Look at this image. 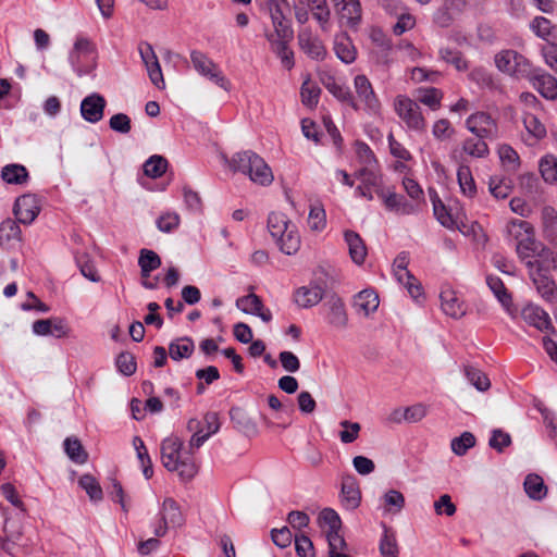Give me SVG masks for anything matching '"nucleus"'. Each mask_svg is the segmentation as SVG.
<instances>
[{"label":"nucleus","instance_id":"49","mask_svg":"<svg viewBox=\"0 0 557 557\" xmlns=\"http://www.w3.org/2000/svg\"><path fill=\"white\" fill-rule=\"evenodd\" d=\"M443 98V94L437 88H426L419 89L418 100L431 108L432 110H437L441 107V100Z\"/></svg>","mask_w":557,"mask_h":557},{"label":"nucleus","instance_id":"3","mask_svg":"<svg viewBox=\"0 0 557 557\" xmlns=\"http://www.w3.org/2000/svg\"><path fill=\"white\" fill-rule=\"evenodd\" d=\"M183 442L178 437H168L161 444V460L169 471H176L181 479L191 480L198 468L196 463L189 459L181 457Z\"/></svg>","mask_w":557,"mask_h":557},{"label":"nucleus","instance_id":"29","mask_svg":"<svg viewBox=\"0 0 557 557\" xmlns=\"http://www.w3.org/2000/svg\"><path fill=\"white\" fill-rule=\"evenodd\" d=\"M442 309L445 314L459 319L466 314L462 302L458 299L454 292L447 290L441 293Z\"/></svg>","mask_w":557,"mask_h":557},{"label":"nucleus","instance_id":"32","mask_svg":"<svg viewBox=\"0 0 557 557\" xmlns=\"http://www.w3.org/2000/svg\"><path fill=\"white\" fill-rule=\"evenodd\" d=\"M138 264L141 277L148 278L150 273L161 265V258L153 250L144 248L139 252Z\"/></svg>","mask_w":557,"mask_h":557},{"label":"nucleus","instance_id":"19","mask_svg":"<svg viewBox=\"0 0 557 557\" xmlns=\"http://www.w3.org/2000/svg\"><path fill=\"white\" fill-rule=\"evenodd\" d=\"M343 504L347 509L354 510L359 507L361 492L356 478L351 474L342 478Z\"/></svg>","mask_w":557,"mask_h":557},{"label":"nucleus","instance_id":"60","mask_svg":"<svg viewBox=\"0 0 557 557\" xmlns=\"http://www.w3.org/2000/svg\"><path fill=\"white\" fill-rule=\"evenodd\" d=\"M511 443L512 441L509 433L504 432L500 429H495L492 431V435L488 441L491 448L498 453H503L506 447L511 445Z\"/></svg>","mask_w":557,"mask_h":557},{"label":"nucleus","instance_id":"2","mask_svg":"<svg viewBox=\"0 0 557 557\" xmlns=\"http://www.w3.org/2000/svg\"><path fill=\"white\" fill-rule=\"evenodd\" d=\"M268 228L283 253L290 256L299 250L300 236L285 214L271 213L268 218Z\"/></svg>","mask_w":557,"mask_h":557},{"label":"nucleus","instance_id":"13","mask_svg":"<svg viewBox=\"0 0 557 557\" xmlns=\"http://www.w3.org/2000/svg\"><path fill=\"white\" fill-rule=\"evenodd\" d=\"M339 18L347 26L356 27L361 21V4L359 0H331Z\"/></svg>","mask_w":557,"mask_h":557},{"label":"nucleus","instance_id":"61","mask_svg":"<svg viewBox=\"0 0 557 557\" xmlns=\"http://www.w3.org/2000/svg\"><path fill=\"white\" fill-rule=\"evenodd\" d=\"M440 55L442 60L453 64L458 71H463L468 67L467 61L462 58V53L458 50L442 48L440 50Z\"/></svg>","mask_w":557,"mask_h":557},{"label":"nucleus","instance_id":"21","mask_svg":"<svg viewBox=\"0 0 557 557\" xmlns=\"http://www.w3.org/2000/svg\"><path fill=\"white\" fill-rule=\"evenodd\" d=\"M533 87L546 99L557 98V79L540 69L530 79Z\"/></svg>","mask_w":557,"mask_h":557},{"label":"nucleus","instance_id":"54","mask_svg":"<svg viewBox=\"0 0 557 557\" xmlns=\"http://www.w3.org/2000/svg\"><path fill=\"white\" fill-rule=\"evenodd\" d=\"M319 520L329 525L326 534L339 533L342 520L334 509L324 508L319 515Z\"/></svg>","mask_w":557,"mask_h":557},{"label":"nucleus","instance_id":"46","mask_svg":"<svg viewBox=\"0 0 557 557\" xmlns=\"http://www.w3.org/2000/svg\"><path fill=\"white\" fill-rule=\"evenodd\" d=\"M533 225L523 220H511L506 224V233L516 244L524 238L533 230Z\"/></svg>","mask_w":557,"mask_h":557},{"label":"nucleus","instance_id":"35","mask_svg":"<svg viewBox=\"0 0 557 557\" xmlns=\"http://www.w3.org/2000/svg\"><path fill=\"white\" fill-rule=\"evenodd\" d=\"M195 349L194 342L189 337L173 341L169 345V355L173 360L189 358Z\"/></svg>","mask_w":557,"mask_h":557},{"label":"nucleus","instance_id":"45","mask_svg":"<svg viewBox=\"0 0 557 557\" xmlns=\"http://www.w3.org/2000/svg\"><path fill=\"white\" fill-rule=\"evenodd\" d=\"M133 445L137 451V457L143 466V473L146 479H150L153 475L152 461L148 455L145 443L139 436H135Z\"/></svg>","mask_w":557,"mask_h":557},{"label":"nucleus","instance_id":"5","mask_svg":"<svg viewBox=\"0 0 557 557\" xmlns=\"http://www.w3.org/2000/svg\"><path fill=\"white\" fill-rule=\"evenodd\" d=\"M395 110L406 125L414 131L425 129V120L419 104L410 98L399 96L395 101Z\"/></svg>","mask_w":557,"mask_h":557},{"label":"nucleus","instance_id":"56","mask_svg":"<svg viewBox=\"0 0 557 557\" xmlns=\"http://www.w3.org/2000/svg\"><path fill=\"white\" fill-rule=\"evenodd\" d=\"M330 557H349L344 550L347 544L339 533L326 534Z\"/></svg>","mask_w":557,"mask_h":557},{"label":"nucleus","instance_id":"34","mask_svg":"<svg viewBox=\"0 0 557 557\" xmlns=\"http://www.w3.org/2000/svg\"><path fill=\"white\" fill-rule=\"evenodd\" d=\"M486 284L490 287V289L493 292V294L496 296V298L499 300V302L503 305V307L507 311H509V308L512 304V299H511V295L508 293L507 288L505 287L504 282L498 276L487 275Z\"/></svg>","mask_w":557,"mask_h":557},{"label":"nucleus","instance_id":"30","mask_svg":"<svg viewBox=\"0 0 557 557\" xmlns=\"http://www.w3.org/2000/svg\"><path fill=\"white\" fill-rule=\"evenodd\" d=\"M28 171L22 164H7L1 170V178L7 184L23 185L28 181Z\"/></svg>","mask_w":557,"mask_h":557},{"label":"nucleus","instance_id":"15","mask_svg":"<svg viewBox=\"0 0 557 557\" xmlns=\"http://www.w3.org/2000/svg\"><path fill=\"white\" fill-rule=\"evenodd\" d=\"M236 306L245 313L258 315L264 322H270L272 320L271 311L269 309H264L261 298L253 293L238 298Z\"/></svg>","mask_w":557,"mask_h":557},{"label":"nucleus","instance_id":"63","mask_svg":"<svg viewBox=\"0 0 557 557\" xmlns=\"http://www.w3.org/2000/svg\"><path fill=\"white\" fill-rule=\"evenodd\" d=\"M115 363L119 371L126 376H129L136 372L137 364L135 357L128 351L121 352L117 356Z\"/></svg>","mask_w":557,"mask_h":557},{"label":"nucleus","instance_id":"47","mask_svg":"<svg viewBox=\"0 0 557 557\" xmlns=\"http://www.w3.org/2000/svg\"><path fill=\"white\" fill-rule=\"evenodd\" d=\"M78 484L86 491L91 500L98 502L102 499V488L94 475L83 474L78 480Z\"/></svg>","mask_w":557,"mask_h":557},{"label":"nucleus","instance_id":"7","mask_svg":"<svg viewBox=\"0 0 557 557\" xmlns=\"http://www.w3.org/2000/svg\"><path fill=\"white\" fill-rule=\"evenodd\" d=\"M161 523L154 529V535L162 537L166 534L169 527H180L184 523V517L177 502L171 497L163 500L161 510Z\"/></svg>","mask_w":557,"mask_h":557},{"label":"nucleus","instance_id":"6","mask_svg":"<svg viewBox=\"0 0 557 557\" xmlns=\"http://www.w3.org/2000/svg\"><path fill=\"white\" fill-rule=\"evenodd\" d=\"M466 127L480 139H497L498 127L492 116L485 112H476L466 120Z\"/></svg>","mask_w":557,"mask_h":557},{"label":"nucleus","instance_id":"55","mask_svg":"<svg viewBox=\"0 0 557 557\" xmlns=\"http://www.w3.org/2000/svg\"><path fill=\"white\" fill-rule=\"evenodd\" d=\"M271 20L274 27V33L271 35H274V39L292 40L294 32L292 29L289 20H287L285 15L278 17L277 20Z\"/></svg>","mask_w":557,"mask_h":557},{"label":"nucleus","instance_id":"51","mask_svg":"<svg viewBox=\"0 0 557 557\" xmlns=\"http://www.w3.org/2000/svg\"><path fill=\"white\" fill-rule=\"evenodd\" d=\"M523 124L525 129L535 139H542L546 136V128L544 124L532 113H525L523 116Z\"/></svg>","mask_w":557,"mask_h":557},{"label":"nucleus","instance_id":"64","mask_svg":"<svg viewBox=\"0 0 557 557\" xmlns=\"http://www.w3.org/2000/svg\"><path fill=\"white\" fill-rule=\"evenodd\" d=\"M295 549L298 557H315L313 543L305 534L295 535Z\"/></svg>","mask_w":557,"mask_h":557},{"label":"nucleus","instance_id":"17","mask_svg":"<svg viewBox=\"0 0 557 557\" xmlns=\"http://www.w3.org/2000/svg\"><path fill=\"white\" fill-rule=\"evenodd\" d=\"M354 85L357 96L364 103L366 109L376 111L380 108V103L368 77L362 74L357 75L354 79Z\"/></svg>","mask_w":557,"mask_h":557},{"label":"nucleus","instance_id":"12","mask_svg":"<svg viewBox=\"0 0 557 557\" xmlns=\"http://www.w3.org/2000/svg\"><path fill=\"white\" fill-rule=\"evenodd\" d=\"M324 307L327 308V322L335 329H346L348 324V315L346 313L345 305L342 298L336 294H332L327 297Z\"/></svg>","mask_w":557,"mask_h":557},{"label":"nucleus","instance_id":"43","mask_svg":"<svg viewBox=\"0 0 557 557\" xmlns=\"http://www.w3.org/2000/svg\"><path fill=\"white\" fill-rule=\"evenodd\" d=\"M168 168V160L159 154L150 157L144 164V173L148 177L158 178L162 176Z\"/></svg>","mask_w":557,"mask_h":557},{"label":"nucleus","instance_id":"11","mask_svg":"<svg viewBox=\"0 0 557 557\" xmlns=\"http://www.w3.org/2000/svg\"><path fill=\"white\" fill-rule=\"evenodd\" d=\"M139 53L143 62L146 65L151 83L159 89H163L165 84L160 63L150 44H145L139 47Z\"/></svg>","mask_w":557,"mask_h":557},{"label":"nucleus","instance_id":"59","mask_svg":"<svg viewBox=\"0 0 557 557\" xmlns=\"http://www.w3.org/2000/svg\"><path fill=\"white\" fill-rule=\"evenodd\" d=\"M308 224L312 231H322L326 225L325 211L321 205L311 206Z\"/></svg>","mask_w":557,"mask_h":557},{"label":"nucleus","instance_id":"4","mask_svg":"<svg viewBox=\"0 0 557 557\" xmlns=\"http://www.w3.org/2000/svg\"><path fill=\"white\" fill-rule=\"evenodd\" d=\"M190 61L195 70L200 75L207 77L224 90L230 89V81L222 74L219 65L207 54L201 51L194 50L190 53Z\"/></svg>","mask_w":557,"mask_h":557},{"label":"nucleus","instance_id":"39","mask_svg":"<svg viewBox=\"0 0 557 557\" xmlns=\"http://www.w3.org/2000/svg\"><path fill=\"white\" fill-rule=\"evenodd\" d=\"M457 178L463 195L472 198L476 194V186L469 165L461 164L457 171Z\"/></svg>","mask_w":557,"mask_h":557},{"label":"nucleus","instance_id":"22","mask_svg":"<svg viewBox=\"0 0 557 557\" xmlns=\"http://www.w3.org/2000/svg\"><path fill=\"white\" fill-rule=\"evenodd\" d=\"M345 242L348 246L349 256L354 263L361 265L368 255L367 246L361 236L354 231L344 233Z\"/></svg>","mask_w":557,"mask_h":557},{"label":"nucleus","instance_id":"41","mask_svg":"<svg viewBox=\"0 0 557 557\" xmlns=\"http://www.w3.org/2000/svg\"><path fill=\"white\" fill-rule=\"evenodd\" d=\"M310 7L313 17L320 24L322 30L327 29V24L331 16V11L327 7L326 0H306Z\"/></svg>","mask_w":557,"mask_h":557},{"label":"nucleus","instance_id":"20","mask_svg":"<svg viewBox=\"0 0 557 557\" xmlns=\"http://www.w3.org/2000/svg\"><path fill=\"white\" fill-rule=\"evenodd\" d=\"M298 44L302 51L312 59H323L326 54L322 41L314 37L309 29H304L298 34Z\"/></svg>","mask_w":557,"mask_h":557},{"label":"nucleus","instance_id":"8","mask_svg":"<svg viewBox=\"0 0 557 557\" xmlns=\"http://www.w3.org/2000/svg\"><path fill=\"white\" fill-rule=\"evenodd\" d=\"M325 287V282L317 278L310 285L297 288L294 293V300L300 308H311L322 300Z\"/></svg>","mask_w":557,"mask_h":557},{"label":"nucleus","instance_id":"37","mask_svg":"<svg viewBox=\"0 0 557 557\" xmlns=\"http://www.w3.org/2000/svg\"><path fill=\"white\" fill-rule=\"evenodd\" d=\"M269 42L271 44L272 50L281 59L282 63L287 67L292 69L294 65V53L288 49L287 44L290 40L274 39V35H267Z\"/></svg>","mask_w":557,"mask_h":557},{"label":"nucleus","instance_id":"24","mask_svg":"<svg viewBox=\"0 0 557 557\" xmlns=\"http://www.w3.org/2000/svg\"><path fill=\"white\" fill-rule=\"evenodd\" d=\"M524 238L516 244V252L520 261L527 265L528 259H532L543 243L535 238V230L533 228Z\"/></svg>","mask_w":557,"mask_h":557},{"label":"nucleus","instance_id":"33","mask_svg":"<svg viewBox=\"0 0 557 557\" xmlns=\"http://www.w3.org/2000/svg\"><path fill=\"white\" fill-rule=\"evenodd\" d=\"M523 486L528 496L534 500H541L547 494V486L544 484L543 479L534 473L527 475Z\"/></svg>","mask_w":557,"mask_h":557},{"label":"nucleus","instance_id":"9","mask_svg":"<svg viewBox=\"0 0 557 557\" xmlns=\"http://www.w3.org/2000/svg\"><path fill=\"white\" fill-rule=\"evenodd\" d=\"M39 212L40 207L35 195L25 194L16 198L13 213L20 223L30 224Z\"/></svg>","mask_w":557,"mask_h":557},{"label":"nucleus","instance_id":"58","mask_svg":"<svg viewBox=\"0 0 557 557\" xmlns=\"http://www.w3.org/2000/svg\"><path fill=\"white\" fill-rule=\"evenodd\" d=\"M475 445V437L470 432H463L451 441V449L458 456H463L467 450Z\"/></svg>","mask_w":557,"mask_h":557},{"label":"nucleus","instance_id":"25","mask_svg":"<svg viewBox=\"0 0 557 557\" xmlns=\"http://www.w3.org/2000/svg\"><path fill=\"white\" fill-rule=\"evenodd\" d=\"M529 276L539 294L547 301L554 298L556 283L548 276V272L529 271Z\"/></svg>","mask_w":557,"mask_h":557},{"label":"nucleus","instance_id":"38","mask_svg":"<svg viewBox=\"0 0 557 557\" xmlns=\"http://www.w3.org/2000/svg\"><path fill=\"white\" fill-rule=\"evenodd\" d=\"M231 420L235 426L247 435L257 434L256 423L247 417V414L239 408H232L230 411Z\"/></svg>","mask_w":557,"mask_h":557},{"label":"nucleus","instance_id":"28","mask_svg":"<svg viewBox=\"0 0 557 557\" xmlns=\"http://www.w3.org/2000/svg\"><path fill=\"white\" fill-rule=\"evenodd\" d=\"M334 51L337 58L346 64H350L356 60V48L349 37L344 34L335 37Z\"/></svg>","mask_w":557,"mask_h":557},{"label":"nucleus","instance_id":"1","mask_svg":"<svg viewBox=\"0 0 557 557\" xmlns=\"http://www.w3.org/2000/svg\"><path fill=\"white\" fill-rule=\"evenodd\" d=\"M226 162L233 172H240L249 176L250 181L261 186L272 184L274 176L268 163L256 152L245 150L235 153Z\"/></svg>","mask_w":557,"mask_h":557},{"label":"nucleus","instance_id":"27","mask_svg":"<svg viewBox=\"0 0 557 557\" xmlns=\"http://www.w3.org/2000/svg\"><path fill=\"white\" fill-rule=\"evenodd\" d=\"M322 84L337 100L348 103L355 110H359V106L355 101L349 88L337 84L333 76L322 78Z\"/></svg>","mask_w":557,"mask_h":557},{"label":"nucleus","instance_id":"40","mask_svg":"<svg viewBox=\"0 0 557 557\" xmlns=\"http://www.w3.org/2000/svg\"><path fill=\"white\" fill-rule=\"evenodd\" d=\"M462 151L472 158H486L490 154V148L485 139L467 138L462 143Z\"/></svg>","mask_w":557,"mask_h":557},{"label":"nucleus","instance_id":"53","mask_svg":"<svg viewBox=\"0 0 557 557\" xmlns=\"http://www.w3.org/2000/svg\"><path fill=\"white\" fill-rule=\"evenodd\" d=\"M397 281L406 286L410 296L418 299L422 296V286L409 271L397 273Z\"/></svg>","mask_w":557,"mask_h":557},{"label":"nucleus","instance_id":"23","mask_svg":"<svg viewBox=\"0 0 557 557\" xmlns=\"http://www.w3.org/2000/svg\"><path fill=\"white\" fill-rule=\"evenodd\" d=\"M386 206V208L391 211H395L400 214H412L418 211V205L409 202L403 195L396 193L385 194L381 191L379 194Z\"/></svg>","mask_w":557,"mask_h":557},{"label":"nucleus","instance_id":"10","mask_svg":"<svg viewBox=\"0 0 557 557\" xmlns=\"http://www.w3.org/2000/svg\"><path fill=\"white\" fill-rule=\"evenodd\" d=\"M107 101L103 96L94 92L81 102V114L89 123H97L103 119Z\"/></svg>","mask_w":557,"mask_h":557},{"label":"nucleus","instance_id":"48","mask_svg":"<svg viewBox=\"0 0 557 557\" xmlns=\"http://www.w3.org/2000/svg\"><path fill=\"white\" fill-rule=\"evenodd\" d=\"M499 159L507 171L516 172L520 166V159L516 150L509 145H502L498 149Z\"/></svg>","mask_w":557,"mask_h":557},{"label":"nucleus","instance_id":"14","mask_svg":"<svg viewBox=\"0 0 557 557\" xmlns=\"http://www.w3.org/2000/svg\"><path fill=\"white\" fill-rule=\"evenodd\" d=\"M522 319L540 331L552 330L555 332L548 313L539 306L527 305L521 312Z\"/></svg>","mask_w":557,"mask_h":557},{"label":"nucleus","instance_id":"52","mask_svg":"<svg viewBox=\"0 0 557 557\" xmlns=\"http://www.w3.org/2000/svg\"><path fill=\"white\" fill-rule=\"evenodd\" d=\"M517 58V52L513 50H505L500 53L496 54L495 63L498 70L504 73L512 75L515 72V60Z\"/></svg>","mask_w":557,"mask_h":557},{"label":"nucleus","instance_id":"57","mask_svg":"<svg viewBox=\"0 0 557 557\" xmlns=\"http://www.w3.org/2000/svg\"><path fill=\"white\" fill-rule=\"evenodd\" d=\"M321 89L312 84L309 79L305 81L301 85V101L305 106L314 107L319 101Z\"/></svg>","mask_w":557,"mask_h":557},{"label":"nucleus","instance_id":"36","mask_svg":"<svg viewBox=\"0 0 557 557\" xmlns=\"http://www.w3.org/2000/svg\"><path fill=\"white\" fill-rule=\"evenodd\" d=\"M63 445L65 454L72 461L82 465L88 460V454L77 437H66Z\"/></svg>","mask_w":557,"mask_h":557},{"label":"nucleus","instance_id":"16","mask_svg":"<svg viewBox=\"0 0 557 557\" xmlns=\"http://www.w3.org/2000/svg\"><path fill=\"white\" fill-rule=\"evenodd\" d=\"M527 268L529 271L549 272L550 269L556 268V256L549 247L542 244L535 256L528 259Z\"/></svg>","mask_w":557,"mask_h":557},{"label":"nucleus","instance_id":"42","mask_svg":"<svg viewBox=\"0 0 557 557\" xmlns=\"http://www.w3.org/2000/svg\"><path fill=\"white\" fill-rule=\"evenodd\" d=\"M405 507V496L397 490H388L383 496V508L385 512L398 513Z\"/></svg>","mask_w":557,"mask_h":557},{"label":"nucleus","instance_id":"18","mask_svg":"<svg viewBox=\"0 0 557 557\" xmlns=\"http://www.w3.org/2000/svg\"><path fill=\"white\" fill-rule=\"evenodd\" d=\"M542 233L549 245L557 248V211L552 206H545L541 210Z\"/></svg>","mask_w":557,"mask_h":557},{"label":"nucleus","instance_id":"50","mask_svg":"<svg viewBox=\"0 0 557 557\" xmlns=\"http://www.w3.org/2000/svg\"><path fill=\"white\" fill-rule=\"evenodd\" d=\"M540 172L545 182L555 183L557 181V159L553 156L544 157L540 162Z\"/></svg>","mask_w":557,"mask_h":557},{"label":"nucleus","instance_id":"26","mask_svg":"<svg viewBox=\"0 0 557 557\" xmlns=\"http://www.w3.org/2000/svg\"><path fill=\"white\" fill-rule=\"evenodd\" d=\"M14 240L22 242V231L17 222L8 218L0 224V246L10 249Z\"/></svg>","mask_w":557,"mask_h":557},{"label":"nucleus","instance_id":"31","mask_svg":"<svg viewBox=\"0 0 557 557\" xmlns=\"http://www.w3.org/2000/svg\"><path fill=\"white\" fill-rule=\"evenodd\" d=\"M380 305L379 296L371 289L361 290L355 298V307L363 312L364 315H369L374 312Z\"/></svg>","mask_w":557,"mask_h":557},{"label":"nucleus","instance_id":"62","mask_svg":"<svg viewBox=\"0 0 557 557\" xmlns=\"http://www.w3.org/2000/svg\"><path fill=\"white\" fill-rule=\"evenodd\" d=\"M466 376L471 382V384L481 392L487 391L491 386L488 377L482 371L475 368L467 367Z\"/></svg>","mask_w":557,"mask_h":557},{"label":"nucleus","instance_id":"44","mask_svg":"<svg viewBox=\"0 0 557 557\" xmlns=\"http://www.w3.org/2000/svg\"><path fill=\"white\" fill-rule=\"evenodd\" d=\"M380 553L383 557H398L399 547L395 534L384 525V533L380 541Z\"/></svg>","mask_w":557,"mask_h":557}]
</instances>
